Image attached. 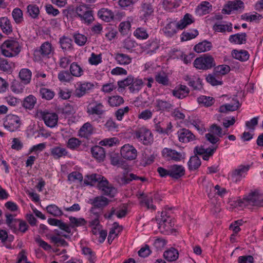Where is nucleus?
<instances>
[{"instance_id": "nucleus-47", "label": "nucleus", "mask_w": 263, "mask_h": 263, "mask_svg": "<svg viewBox=\"0 0 263 263\" xmlns=\"http://www.w3.org/2000/svg\"><path fill=\"white\" fill-rule=\"evenodd\" d=\"M198 102L205 106L209 107L214 103V99L210 97L202 96L197 99Z\"/></svg>"}, {"instance_id": "nucleus-48", "label": "nucleus", "mask_w": 263, "mask_h": 263, "mask_svg": "<svg viewBox=\"0 0 263 263\" xmlns=\"http://www.w3.org/2000/svg\"><path fill=\"white\" fill-rule=\"evenodd\" d=\"M156 103V106L161 110H169L173 106L170 103L161 100H157Z\"/></svg>"}, {"instance_id": "nucleus-30", "label": "nucleus", "mask_w": 263, "mask_h": 263, "mask_svg": "<svg viewBox=\"0 0 263 263\" xmlns=\"http://www.w3.org/2000/svg\"><path fill=\"white\" fill-rule=\"evenodd\" d=\"M232 55L234 58L241 61H246L249 58V54L248 52L246 50H243L238 51L236 49H234L232 51Z\"/></svg>"}, {"instance_id": "nucleus-32", "label": "nucleus", "mask_w": 263, "mask_h": 263, "mask_svg": "<svg viewBox=\"0 0 263 263\" xmlns=\"http://www.w3.org/2000/svg\"><path fill=\"white\" fill-rule=\"evenodd\" d=\"M201 160L197 156H192L187 163L189 169L190 171L196 170L201 165Z\"/></svg>"}, {"instance_id": "nucleus-61", "label": "nucleus", "mask_w": 263, "mask_h": 263, "mask_svg": "<svg viewBox=\"0 0 263 263\" xmlns=\"http://www.w3.org/2000/svg\"><path fill=\"white\" fill-rule=\"evenodd\" d=\"M40 52L43 55H48L51 52V44L49 42L43 43L41 46Z\"/></svg>"}, {"instance_id": "nucleus-9", "label": "nucleus", "mask_w": 263, "mask_h": 263, "mask_svg": "<svg viewBox=\"0 0 263 263\" xmlns=\"http://www.w3.org/2000/svg\"><path fill=\"white\" fill-rule=\"evenodd\" d=\"M88 203L97 209L102 210L109 203V200L103 196H98L93 199H90Z\"/></svg>"}, {"instance_id": "nucleus-57", "label": "nucleus", "mask_w": 263, "mask_h": 263, "mask_svg": "<svg viewBox=\"0 0 263 263\" xmlns=\"http://www.w3.org/2000/svg\"><path fill=\"white\" fill-rule=\"evenodd\" d=\"M104 31L106 32L105 36L109 41L114 39L117 33L116 30L113 28L112 26L106 27Z\"/></svg>"}, {"instance_id": "nucleus-10", "label": "nucleus", "mask_w": 263, "mask_h": 263, "mask_svg": "<svg viewBox=\"0 0 263 263\" xmlns=\"http://www.w3.org/2000/svg\"><path fill=\"white\" fill-rule=\"evenodd\" d=\"M162 154L163 157L168 160L171 159L175 161H180L181 159H183L181 153L168 148H164L162 152Z\"/></svg>"}, {"instance_id": "nucleus-7", "label": "nucleus", "mask_w": 263, "mask_h": 263, "mask_svg": "<svg viewBox=\"0 0 263 263\" xmlns=\"http://www.w3.org/2000/svg\"><path fill=\"white\" fill-rule=\"evenodd\" d=\"M120 154L123 158L127 160H134L137 156L136 149L132 145L125 144L121 149Z\"/></svg>"}, {"instance_id": "nucleus-59", "label": "nucleus", "mask_w": 263, "mask_h": 263, "mask_svg": "<svg viewBox=\"0 0 263 263\" xmlns=\"http://www.w3.org/2000/svg\"><path fill=\"white\" fill-rule=\"evenodd\" d=\"M12 15L16 23H20L22 21L23 12L20 8H15L12 11Z\"/></svg>"}, {"instance_id": "nucleus-53", "label": "nucleus", "mask_w": 263, "mask_h": 263, "mask_svg": "<svg viewBox=\"0 0 263 263\" xmlns=\"http://www.w3.org/2000/svg\"><path fill=\"white\" fill-rule=\"evenodd\" d=\"M134 35L139 39H146L148 35L145 29L144 28H138L134 33Z\"/></svg>"}, {"instance_id": "nucleus-43", "label": "nucleus", "mask_w": 263, "mask_h": 263, "mask_svg": "<svg viewBox=\"0 0 263 263\" xmlns=\"http://www.w3.org/2000/svg\"><path fill=\"white\" fill-rule=\"evenodd\" d=\"M143 84V83L141 79L135 80L133 77V82L132 83L131 86L129 87L130 91L132 93L138 92L141 89Z\"/></svg>"}, {"instance_id": "nucleus-15", "label": "nucleus", "mask_w": 263, "mask_h": 263, "mask_svg": "<svg viewBox=\"0 0 263 263\" xmlns=\"http://www.w3.org/2000/svg\"><path fill=\"white\" fill-rule=\"evenodd\" d=\"M3 48L9 49L12 52H15V54H18L21 51V46L17 41L15 40H7L2 44Z\"/></svg>"}, {"instance_id": "nucleus-45", "label": "nucleus", "mask_w": 263, "mask_h": 263, "mask_svg": "<svg viewBox=\"0 0 263 263\" xmlns=\"http://www.w3.org/2000/svg\"><path fill=\"white\" fill-rule=\"evenodd\" d=\"M59 80L62 82H68L70 81L72 77L68 70H62L58 75Z\"/></svg>"}, {"instance_id": "nucleus-42", "label": "nucleus", "mask_w": 263, "mask_h": 263, "mask_svg": "<svg viewBox=\"0 0 263 263\" xmlns=\"http://www.w3.org/2000/svg\"><path fill=\"white\" fill-rule=\"evenodd\" d=\"M40 93L43 99L47 100H51L55 95L54 91L46 88H41Z\"/></svg>"}, {"instance_id": "nucleus-13", "label": "nucleus", "mask_w": 263, "mask_h": 263, "mask_svg": "<svg viewBox=\"0 0 263 263\" xmlns=\"http://www.w3.org/2000/svg\"><path fill=\"white\" fill-rule=\"evenodd\" d=\"M190 92L189 88L184 85L180 84L176 86L174 89L172 90L173 95L176 98L182 99L185 98Z\"/></svg>"}, {"instance_id": "nucleus-55", "label": "nucleus", "mask_w": 263, "mask_h": 263, "mask_svg": "<svg viewBox=\"0 0 263 263\" xmlns=\"http://www.w3.org/2000/svg\"><path fill=\"white\" fill-rule=\"evenodd\" d=\"M230 71V67L227 65H221L216 67L214 70V73H219L222 75L228 73Z\"/></svg>"}, {"instance_id": "nucleus-64", "label": "nucleus", "mask_w": 263, "mask_h": 263, "mask_svg": "<svg viewBox=\"0 0 263 263\" xmlns=\"http://www.w3.org/2000/svg\"><path fill=\"white\" fill-rule=\"evenodd\" d=\"M73 37L75 43L79 46H83L87 41V37L82 34H76Z\"/></svg>"}, {"instance_id": "nucleus-35", "label": "nucleus", "mask_w": 263, "mask_h": 263, "mask_svg": "<svg viewBox=\"0 0 263 263\" xmlns=\"http://www.w3.org/2000/svg\"><path fill=\"white\" fill-rule=\"evenodd\" d=\"M163 256L164 258L168 261L176 260L178 258V252L174 248L165 251L164 252Z\"/></svg>"}, {"instance_id": "nucleus-60", "label": "nucleus", "mask_w": 263, "mask_h": 263, "mask_svg": "<svg viewBox=\"0 0 263 263\" xmlns=\"http://www.w3.org/2000/svg\"><path fill=\"white\" fill-rule=\"evenodd\" d=\"M198 34V31L195 29L194 30V33H190L187 32H183L181 34V40L182 41H186L191 39L195 38Z\"/></svg>"}, {"instance_id": "nucleus-25", "label": "nucleus", "mask_w": 263, "mask_h": 263, "mask_svg": "<svg viewBox=\"0 0 263 263\" xmlns=\"http://www.w3.org/2000/svg\"><path fill=\"white\" fill-rule=\"evenodd\" d=\"M50 153L55 159H59L68 154V152L66 148L60 146L53 147L50 149Z\"/></svg>"}, {"instance_id": "nucleus-5", "label": "nucleus", "mask_w": 263, "mask_h": 263, "mask_svg": "<svg viewBox=\"0 0 263 263\" xmlns=\"http://www.w3.org/2000/svg\"><path fill=\"white\" fill-rule=\"evenodd\" d=\"M5 128L11 132L16 130L20 125L19 117L14 115H8L6 117V120L4 123Z\"/></svg>"}, {"instance_id": "nucleus-12", "label": "nucleus", "mask_w": 263, "mask_h": 263, "mask_svg": "<svg viewBox=\"0 0 263 263\" xmlns=\"http://www.w3.org/2000/svg\"><path fill=\"white\" fill-rule=\"evenodd\" d=\"M178 138L180 142L187 143L195 139V136L189 129H180L178 132Z\"/></svg>"}, {"instance_id": "nucleus-4", "label": "nucleus", "mask_w": 263, "mask_h": 263, "mask_svg": "<svg viewBox=\"0 0 263 263\" xmlns=\"http://www.w3.org/2000/svg\"><path fill=\"white\" fill-rule=\"evenodd\" d=\"M136 138L142 142L144 145H151L153 142V136L152 132L147 128L142 127L135 132Z\"/></svg>"}, {"instance_id": "nucleus-41", "label": "nucleus", "mask_w": 263, "mask_h": 263, "mask_svg": "<svg viewBox=\"0 0 263 263\" xmlns=\"http://www.w3.org/2000/svg\"><path fill=\"white\" fill-rule=\"evenodd\" d=\"M48 213L55 217H59L63 214V212L55 204H50L47 206Z\"/></svg>"}, {"instance_id": "nucleus-16", "label": "nucleus", "mask_w": 263, "mask_h": 263, "mask_svg": "<svg viewBox=\"0 0 263 263\" xmlns=\"http://www.w3.org/2000/svg\"><path fill=\"white\" fill-rule=\"evenodd\" d=\"M48 222L49 224L58 227L61 230L64 231L68 233H71V231L68 224L64 223L61 220L54 218H49Z\"/></svg>"}, {"instance_id": "nucleus-18", "label": "nucleus", "mask_w": 263, "mask_h": 263, "mask_svg": "<svg viewBox=\"0 0 263 263\" xmlns=\"http://www.w3.org/2000/svg\"><path fill=\"white\" fill-rule=\"evenodd\" d=\"M230 42L237 44H245L247 41V34L246 33H236L229 36Z\"/></svg>"}, {"instance_id": "nucleus-51", "label": "nucleus", "mask_w": 263, "mask_h": 263, "mask_svg": "<svg viewBox=\"0 0 263 263\" xmlns=\"http://www.w3.org/2000/svg\"><path fill=\"white\" fill-rule=\"evenodd\" d=\"M24 86L17 80H14L11 85V90L15 93L22 92Z\"/></svg>"}, {"instance_id": "nucleus-14", "label": "nucleus", "mask_w": 263, "mask_h": 263, "mask_svg": "<svg viewBox=\"0 0 263 263\" xmlns=\"http://www.w3.org/2000/svg\"><path fill=\"white\" fill-rule=\"evenodd\" d=\"M185 174V169L182 165L174 164L170 166V177L178 179Z\"/></svg>"}, {"instance_id": "nucleus-20", "label": "nucleus", "mask_w": 263, "mask_h": 263, "mask_svg": "<svg viewBox=\"0 0 263 263\" xmlns=\"http://www.w3.org/2000/svg\"><path fill=\"white\" fill-rule=\"evenodd\" d=\"M235 102L234 104H226L221 105L219 109V111L222 113H226L228 111H233L237 110L240 107V104L239 101L237 99H233Z\"/></svg>"}, {"instance_id": "nucleus-52", "label": "nucleus", "mask_w": 263, "mask_h": 263, "mask_svg": "<svg viewBox=\"0 0 263 263\" xmlns=\"http://www.w3.org/2000/svg\"><path fill=\"white\" fill-rule=\"evenodd\" d=\"M133 76L129 75L124 80L118 81V85L119 87L124 89L126 86H131L133 82Z\"/></svg>"}, {"instance_id": "nucleus-19", "label": "nucleus", "mask_w": 263, "mask_h": 263, "mask_svg": "<svg viewBox=\"0 0 263 263\" xmlns=\"http://www.w3.org/2000/svg\"><path fill=\"white\" fill-rule=\"evenodd\" d=\"M194 22L192 15L189 13H186L183 18L177 23V28L178 29L182 30Z\"/></svg>"}, {"instance_id": "nucleus-49", "label": "nucleus", "mask_w": 263, "mask_h": 263, "mask_svg": "<svg viewBox=\"0 0 263 263\" xmlns=\"http://www.w3.org/2000/svg\"><path fill=\"white\" fill-rule=\"evenodd\" d=\"M155 80L159 84H161L165 86L168 85V79L165 73H157L155 76Z\"/></svg>"}, {"instance_id": "nucleus-23", "label": "nucleus", "mask_w": 263, "mask_h": 263, "mask_svg": "<svg viewBox=\"0 0 263 263\" xmlns=\"http://www.w3.org/2000/svg\"><path fill=\"white\" fill-rule=\"evenodd\" d=\"M212 47L211 42L204 40L196 45L194 47V49L196 52L200 53L210 50Z\"/></svg>"}, {"instance_id": "nucleus-37", "label": "nucleus", "mask_w": 263, "mask_h": 263, "mask_svg": "<svg viewBox=\"0 0 263 263\" xmlns=\"http://www.w3.org/2000/svg\"><path fill=\"white\" fill-rule=\"evenodd\" d=\"M180 0H163V7L167 10L171 11L180 5Z\"/></svg>"}, {"instance_id": "nucleus-33", "label": "nucleus", "mask_w": 263, "mask_h": 263, "mask_svg": "<svg viewBox=\"0 0 263 263\" xmlns=\"http://www.w3.org/2000/svg\"><path fill=\"white\" fill-rule=\"evenodd\" d=\"M115 58L118 64L120 65H128L132 62V58L129 55L123 53H116Z\"/></svg>"}, {"instance_id": "nucleus-58", "label": "nucleus", "mask_w": 263, "mask_h": 263, "mask_svg": "<svg viewBox=\"0 0 263 263\" xmlns=\"http://www.w3.org/2000/svg\"><path fill=\"white\" fill-rule=\"evenodd\" d=\"M81 144V141L76 138L72 137L68 140L67 146L71 149H74L78 147Z\"/></svg>"}, {"instance_id": "nucleus-50", "label": "nucleus", "mask_w": 263, "mask_h": 263, "mask_svg": "<svg viewBox=\"0 0 263 263\" xmlns=\"http://www.w3.org/2000/svg\"><path fill=\"white\" fill-rule=\"evenodd\" d=\"M60 43L63 50L70 49L72 46V40L67 37L63 36L60 39Z\"/></svg>"}, {"instance_id": "nucleus-63", "label": "nucleus", "mask_w": 263, "mask_h": 263, "mask_svg": "<svg viewBox=\"0 0 263 263\" xmlns=\"http://www.w3.org/2000/svg\"><path fill=\"white\" fill-rule=\"evenodd\" d=\"M83 178L82 174L78 172H73L69 174L68 176V180L71 182H74L76 180L82 182Z\"/></svg>"}, {"instance_id": "nucleus-46", "label": "nucleus", "mask_w": 263, "mask_h": 263, "mask_svg": "<svg viewBox=\"0 0 263 263\" xmlns=\"http://www.w3.org/2000/svg\"><path fill=\"white\" fill-rule=\"evenodd\" d=\"M27 12L32 18H35L39 14V8L36 5L30 4L27 6Z\"/></svg>"}, {"instance_id": "nucleus-27", "label": "nucleus", "mask_w": 263, "mask_h": 263, "mask_svg": "<svg viewBox=\"0 0 263 263\" xmlns=\"http://www.w3.org/2000/svg\"><path fill=\"white\" fill-rule=\"evenodd\" d=\"M250 168V165H240L237 168L234 170L231 174V177L235 182L238 180L237 177L241 176L242 174L247 172Z\"/></svg>"}, {"instance_id": "nucleus-26", "label": "nucleus", "mask_w": 263, "mask_h": 263, "mask_svg": "<svg viewBox=\"0 0 263 263\" xmlns=\"http://www.w3.org/2000/svg\"><path fill=\"white\" fill-rule=\"evenodd\" d=\"M0 27L3 32L6 34H9L12 31V27L10 22L7 17H2L0 18Z\"/></svg>"}, {"instance_id": "nucleus-39", "label": "nucleus", "mask_w": 263, "mask_h": 263, "mask_svg": "<svg viewBox=\"0 0 263 263\" xmlns=\"http://www.w3.org/2000/svg\"><path fill=\"white\" fill-rule=\"evenodd\" d=\"M108 102L110 106L117 107L124 103V99L120 96H113L108 98Z\"/></svg>"}, {"instance_id": "nucleus-24", "label": "nucleus", "mask_w": 263, "mask_h": 263, "mask_svg": "<svg viewBox=\"0 0 263 263\" xmlns=\"http://www.w3.org/2000/svg\"><path fill=\"white\" fill-rule=\"evenodd\" d=\"M98 15L100 18L106 22H110L114 16L113 12L107 8L101 9L98 11Z\"/></svg>"}, {"instance_id": "nucleus-34", "label": "nucleus", "mask_w": 263, "mask_h": 263, "mask_svg": "<svg viewBox=\"0 0 263 263\" xmlns=\"http://www.w3.org/2000/svg\"><path fill=\"white\" fill-rule=\"evenodd\" d=\"M36 103V98L33 95H29L24 99L23 106L25 108L31 110L34 107Z\"/></svg>"}, {"instance_id": "nucleus-8", "label": "nucleus", "mask_w": 263, "mask_h": 263, "mask_svg": "<svg viewBox=\"0 0 263 263\" xmlns=\"http://www.w3.org/2000/svg\"><path fill=\"white\" fill-rule=\"evenodd\" d=\"M41 116L45 124L49 127H53L57 124L58 116L55 113L42 112Z\"/></svg>"}, {"instance_id": "nucleus-31", "label": "nucleus", "mask_w": 263, "mask_h": 263, "mask_svg": "<svg viewBox=\"0 0 263 263\" xmlns=\"http://www.w3.org/2000/svg\"><path fill=\"white\" fill-rule=\"evenodd\" d=\"M69 219L70 224H68V226L70 227V229L71 228L85 226L87 223V221L83 218H77L74 217L70 216Z\"/></svg>"}, {"instance_id": "nucleus-56", "label": "nucleus", "mask_w": 263, "mask_h": 263, "mask_svg": "<svg viewBox=\"0 0 263 263\" xmlns=\"http://www.w3.org/2000/svg\"><path fill=\"white\" fill-rule=\"evenodd\" d=\"M82 252L85 255L88 256V259L90 262H94V260L96 258V254L90 248L88 247H83L82 248Z\"/></svg>"}, {"instance_id": "nucleus-11", "label": "nucleus", "mask_w": 263, "mask_h": 263, "mask_svg": "<svg viewBox=\"0 0 263 263\" xmlns=\"http://www.w3.org/2000/svg\"><path fill=\"white\" fill-rule=\"evenodd\" d=\"M93 87L94 84L90 82L81 83L76 89L74 95L77 97L80 98L92 89Z\"/></svg>"}, {"instance_id": "nucleus-2", "label": "nucleus", "mask_w": 263, "mask_h": 263, "mask_svg": "<svg viewBox=\"0 0 263 263\" xmlns=\"http://www.w3.org/2000/svg\"><path fill=\"white\" fill-rule=\"evenodd\" d=\"M194 65L197 69L206 70L214 67L216 64L212 55L204 54L194 60Z\"/></svg>"}, {"instance_id": "nucleus-3", "label": "nucleus", "mask_w": 263, "mask_h": 263, "mask_svg": "<svg viewBox=\"0 0 263 263\" xmlns=\"http://www.w3.org/2000/svg\"><path fill=\"white\" fill-rule=\"evenodd\" d=\"M240 206L251 205L253 206H263V196L256 192H252L245 196L239 202Z\"/></svg>"}, {"instance_id": "nucleus-6", "label": "nucleus", "mask_w": 263, "mask_h": 263, "mask_svg": "<svg viewBox=\"0 0 263 263\" xmlns=\"http://www.w3.org/2000/svg\"><path fill=\"white\" fill-rule=\"evenodd\" d=\"M245 8L244 3L240 0L229 1L224 8L222 10L223 13L230 14L232 11L239 10L242 11Z\"/></svg>"}, {"instance_id": "nucleus-36", "label": "nucleus", "mask_w": 263, "mask_h": 263, "mask_svg": "<svg viewBox=\"0 0 263 263\" xmlns=\"http://www.w3.org/2000/svg\"><path fill=\"white\" fill-rule=\"evenodd\" d=\"M70 73L71 76L79 77L83 75V70L77 63L73 62L70 66Z\"/></svg>"}, {"instance_id": "nucleus-22", "label": "nucleus", "mask_w": 263, "mask_h": 263, "mask_svg": "<svg viewBox=\"0 0 263 263\" xmlns=\"http://www.w3.org/2000/svg\"><path fill=\"white\" fill-rule=\"evenodd\" d=\"M165 124L164 123L158 122L155 125V130L161 134L168 135L170 131L173 127L172 123L171 122L166 124V128H164Z\"/></svg>"}, {"instance_id": "nucleus-17", "label": "nucleus", "mask_w": 263, "mask_h": 263, "mask_svg": "<svg viewBox=\"0 0 263 263\" xmlns=\"http://www.w3.org/2000/svg\"><path fill=\"white\" fill-rule=\"evenodd\" d=\"M91 154L94 158L99 162L103 161L105 157V151L104 148L100 146H95L91 149Z\"/></svg>"}, {"instance_id": "nucleus-38", "label": "nucleus", "mask_w": 263, "mask_h": 263, "mask_svg": "<svg viewBox=\"0 0 263 263\" xmlns=\"http://www.w3.org/2000/svg\"><path fill=\"white\" fill-rule=\"evenodd\" d=\"M12 63H9L7 59L0 58V70L8 73H11L12 71Z\"/></svg>"}, {"instance_id": "nucleus-28", "label": "nucleus", "mask_w": 263, "mask_h": 263, "mask_svg": "<svg viewBox=\"0 0 263 263\" xmlns=\"http://www.w3.org/2000/svg\"><path fill=\"white\" fill-rule=\"evenodd\" d=\"M176 29H178L177 23L169 22L166 26L163 28V31L166 36L171 37L177 32Z\"/></svg>"}, {"instance_id": "nucleus-40", "label": "nucleus", "mask_w": 263, "mask_h": 263, "mask_svg": "<svg viewBox=\"0 0 263 263\" xmlns=\"http://www.w3.org/2000/svg\"><path fill=\"white\" fill-rule=\"evenodd\" d=\"M87 179L84 180V183L87 185L93 186L101 178V176L97 174H93L86 176Z\"/></svg>"}, {"instance_id": "nucleus-62", "label": "nucleus", "mask_w": 263, "mask_h": 263, "mask_svg": "<svg viewBox=\"0 0 263 263\" xmlns=\"http://www.w3.org/2000/svg\"><path fill=\"white\" fill-rule=\"evenodd\" d=\"M50 239L52 243L57 245L59 246V244L63 247H66L68 246V243L64 239L60 237H58L55 236H51L50 237Z\"/></svg>"}, {"instance_id": "nucleus-1", "label": "nucleus", "mask_w": 263, "mask_h": 263, "mask_svg": "<svg viewBox=\"0 0 263 263\" xmlns=\"http://www.w3.org/2000/svg\"><path fill=\"white\" fill-rule=\"evenodd\" d=\"M157 220L158 221V229L162 234L167 235L172 233L175 223L166 211L161 212L160 218H157Z\"/></svg>"}, {"instance_id": "nucleus-21", "label": "nucleus", "mask_w": 263, "mask_h": 263, "mask_svg": "<svg viewBox=\"0 0 263 263\" xmlns=\"http://www.w3.org/2000/svg\"><path fill=\"white\" fill-rule=\"evenodd\" d=\"M18 76L21 82L24 85H27L30 82L32 72L29 69L23 68L20 70Z\"/></svg>"}, {"instance_id": "nucleus-29", "label": "nucleus", "mask_w": 263, "mask_h": 263, "mask_svg": "<svg viewBox=\"0 0 263 263\" xmlns=\"http://www.w3.org/2000/svg\"><path fill=\"white\" fill-rule=\"evenodd\" d=\"M103 105L102 103H97L94 106H88L87 108V112L89 115H97L98 116L102 115L104 110L102 109Z\"/></svg>"}, {"instance_id": "nucleus-54", "label": "nucleus", "mask_w": 263, "mask_h": 263, "mask_svg": "<svg viewBox=\"0 0 263 263\" xmlns=\"http://www.w3.org/2000/svg\"><path fill=\"white\" fill-rule=\"evenodd\" d=\"M130 28V24L129 22H122L119 25V31L122 35H126L128 34Z\"/></svg>"}, {"instance_id": "nucleus-44", "label": "nucleus", "mask_w": 263, "mask_h": 263, "mask_svg": "<svg viewBox=\"0 0 263 263\" xmlns=\"http://www.w3.org/2000/svg\"><path fill=\"white\" fill-rule=\"evenodd\" d=\"M142 8V15L145 18L151 15L154 12L153 7L149 3L143 4Z\"/></svg>"}]
</instances>
